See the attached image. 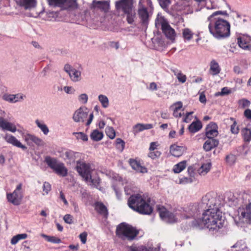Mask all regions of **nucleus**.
Listing matches in <instances>:
<instances>
[{"label":"nucleus","mask_w":251,"mask_h":251,"mask_svg":"<svg viewBox=\"0 0 251 251\" xmlns=\"http://www.w3.org/2000/svg\"><path fill=\"white\" fill-rule=\"evenodd\" d=\"M112 188L115 193L117 198L118 200H121L122 197V193L121 190L115 185H112Z\"/></svg>","instance_id":"4d7b16f0"},{"label":"nucleus","mask_w":251,"mask_h":251,"mask_svg":"<svg viewBox=\"0 0 251 251\" xmlns=\"http://www.w3.org/2000/svg\"><path fill=\"white\" fill-rule=\"evenodd\" d=\"M15 97L13 94H4L2 96V99L5 101H8L11 103H15L16 100H15Z\"/></svg>","instance_id":"a18cd8bd"},{"label":"nucleus","mask_w":251,"mask_h":251,"mask_svg":"<svg viewBox=\"0 0 251 251\" xmlns=\"http://www.w3.org/2000/svg\"><path fill=\"white\" fill-rule=\"evenodd\" d=\"M162 32L165 36L171 41L175 40L176 33L175 30L172 28L167 23H163L161 25Z\"/></svg>","instance_id":"4468645a"},{"label":"nucleus","mask_w":251,"mask_h":251,"mask_svg":"<svg viewBox=\"0 0 251 251\" xmlns=\"http://www.w3.org/2000/svg\"><path fill=\"white\" fill-rule=\"evenodd\" d=\"M91 8H97L104 13L108 12L110 9V1L108 0H96L92 2Z\"/></svg>","instance_id":"ddd939ff"},{"label":"nucleus","mask_w":251,"mask_h":251,"mask_svg":"<svg viewBox=\"0 0 251 251\" xmlns=\"http://www.w3.org/2000/svg\"><path fill=\"white\" fill-rule=\"evenodd\" d=\"M175 73V75H177V78L178 81L182 83H184L186 80V76L185 75H183L181 73L180 71L177 70V74L175 71H173Z\"/></svg>","instance_id":"de8ad7c7"},{"label":"nucleus","mask_w":251,"mask_h":251,"mask_svg":"<svg viewBox=\"0 0 251 251\" xmlns=\"http://www.w3.org/2000/svg\"><path fill=\"white\" fill-rule=\"evenodd\" d=\"M186 167V161L183 160L174 165L173 172L175 174H178L182 171Z\"/></svg>","instance_id":"c756f323"},{"label":"nucleus","mask_w":251,"mask_h":251,"mask_svg":"<svg viewBox=\"0 0 251 251\" xmlns=\"http://www.w3.org/2000/svg\"><path fill=\"white\" fill-rule=\"evenodd\" d=\"M78 152L71 150L66 151L65 153L66 158L69 160L70 163H74L78 157Z\"/></svg>","instance_id":"393cba45"},{"label":"nucleus","mask_w":251,"mask_h":251,"mask_svg":"<svg viewBox=\"0 0 251 251\" xmlns=\"http://www.w3.org/2000/svg\"><path fill=\"white\" fill-rule=\"evenodd\" d=\"M22 187V184L19 183L16 187L15 190L13 193H9V198H12V196L14 195L16 198L12 200V203L14 205H19L21 203L22 199L24 197L23 193L21 191Z\"/></svg>","instance_id":"9d476101"},{"label":"nucleus","mask_w":251,"mask_h":251,"mask_svg":"<svg viewBox=\"0 0 251 251\" xmlns=\"http://www.w3.org/2000/svg\"><path fill=\"white\" fill-rule=\"evenodd\" d=\"M76 170L79 175L87 182L91 181L93 183L92 179L90 165L85 162L76 161Z\"/></svg>","instance_id":"6e6552de"},{"label":"nucleus","mask_w":251,"mask_h":251,"mask_svg":"<svg viewBox=\"0 0 251 251\" xmlns=\"http://www.w3.org/2000/svg\"><path fill=\"white\" fill-rule=\"evenodd\" d=\"M63 90L67 94H73L75 91L74 90H73V92L72 91L73 88L71 86H64Z\"/></svg>","instance_id":"69168bd1"},{"label":"nucleus","mask_w":251,"mask_h":251,"mask_svg":"<svg viewBox=\"0 0 251 251\" xmlns=\"http://www.w3.org/2000/svg\"><path fill=\"white\" fill-rule=\"evenodd\" d=\"M45 162L53 170H54L56 167L58 165L56 158H52L50 156H47L45 157Z\"/></svg>","instance_id":"a878e982"},{"label":"nucleus","mask_w":251,"mask_h":251,"mask_svg":"<svg viewBox=\"0 0 251 251\" xmlns=\"http://www.w3.org/2000/svg\"><path fill=\"white\" fill-rule=\"evenodd\" d=\"M74 68H73L71 66L68 64H65L64 67V70L67 73L68 75L72 73Z\"/></svg>","instance_id":"0e129e2a"},{"label":"nucleus","mask_w":251,"mask_h":251,"mask_svg":"<svg viewBox=\"0 0 251 251\" xmlns=\"http://www.w3.org/2000/svg\"><path fill=\"white\" fill-rule=\"evenodd\" d=\"M244 116L248 119H251V110L247 109L244 111Z\"/></svg>","instance_id":"774afa93"},{"label":"nucleus","mask_w":251,"mask_h":251,"mask_svg":"<svg viewBox=\"0 0 251 251\" xmlns=\"http://www.w3.org/2000/svg\"><path fill=\"white\" fill-rule=\"evenodd\" d=\"M37 126L41 130L45 135H47L49 132V128L44 123H42L39 120L35 121Z\"/></svg>","instance_id":"e433bc0d"},{"label":"nucleus","mask_w":251,"mask_h":251,"mask_svg":"<svg viewBox=\"0 0 251 251\" xmlns=\"http://www.w3.org/2000/svg\"><path fill=\"white\" fill-rule=\"evenodd\" d=\"M149 201L139 194L131 195L128 199V206L133 210L143 215H150L153 211V208L150 205Z\"/></svg>","instance_id":"20e7f679"},{"label":"nucleus","mask_w":251,"mask_h":251,"mask_svg":"<svg viewBox=\"0 0 251 251\" xmlns=\"http://www.w3.org/2000/svg\"><path fill=\"white\" fill-rule=\"evenodd\" d=\"M88 97L86 94H81L78 97L79 101L83 104H86L88 101Z\"/></svg>","instance_id":"5fc2aeb1"},{"label":"nucleus","mask_w":251,"mask_h":251,"mask_svg":"<svg viewBox=\"0 0 251 251\" xmlns=\"http://www.w3.org/2000/svg\"><path fill=\"white\" fill-rule=\"evenodd\" d=\"M116 147L118 150L121 151H123L125 148V142L121 138H117L116 140Z\"/></svg>","instance_id":"c03bdc74"},{"label":"nucleus","mask_w":251,"mask_h":251,"mask_svg":"<svg viewBox=\"0 0 251 251\" xmlns=\"http://www.w3.org/2000/svg\"><path fill=\"white\" fill-rule=\"evenodd\" d=\"M241 134L244 141L249 143L251 141V129L248 127H245L242 129Z\"/></svg>","instance_id":"cd10ccee"},{"label":"nucleus","mask_w":251,"mask_h":251,"mask_svg":"<svg viewBox=\"0 0 251 251\" xmlns=\"http://www.w3.org/2000/svg\"><path fill=\"white\" fill-rule=\"evenodd\" d=\"M129 163L131 166V168L139 172L140 173H146L147 172V168L145 167H143L141 165L139 162L134 159H129Z\"/></svg>","instance_id":"4be33fe9"},{"label":"nucleus","mask_w":251,"mask_h":251,"mask_svg":"<svg viewBox=\"0 0 251 251\" xmlns=\"http://www.w3.org/2000/svg\"><path fill=\"white\" fill-rule=\"evenodd\" d=\"M98 98L103 107L107 108L108 106L109 100L108 98L106 96L100 95Z\"/></svg>","instance_id":"58836bf2"},{"label":"nucleus","mask_w":251,"mask_h":251,"mask_svg":"<svg viewBox=\"0 0 251 251\" xmlns=\"http://www.w3.org/2000/svg\"><path fill=\"white\" fill-rule=\"evenodd\" d=\"M151 0H140L139 2L137 12L141 25L144 26H147L149 24V14L147 6L151 7Z\"/></svg>","instance_id":"0eeeda50"},{"label":"nucleus","mask_w":251,"mask_h":251,"mask_svg":"<svg viewBox=\"0 0 251 251\" xmlns=\"http://www.w3.org/2000/svg\"><path fill=\"white\" fill-rule=\"evenodd\" d=\"M87 233L85 231L81 233L79 235V238L82 244H85L87 241Z\"/></svg>","instance_id":"052dcab7"},{"label":"nucleus","mask_w":251,"mask_h":251,"mask_svg":"<svg viewBox=\"0 0 251 251\" xmlns=\"http://www.w3.org/2000/svg\"><path fill=\"white\" fill-rule=\"evenodd\" d=\"M4 140L9 144L12 145L14 146L22 149L23 151H26L27 148L23 145L20 141H19L15 136L10 135L6 134L4 137Z\"/></svg>","instance_id":"2eb2a0df"},{"label":"nucleus","mask_w":251,"mask_h":251,"mask_svg":"<svg viewBox=\"0 0 251 251\" xmlns=\"http://www.w3.org/2000/svg\"><path fill=\"white\" fill-rule=\"evenodd\" d=\"M231 93V91L230 90L228 89L227 87H225L222 89L221 92H217L215 93V96H225L226 95H228Z\"/></svg>","instance_id":"603ef678"},{"label":"nucleus","mask_w":251,"mask_h":251,"mask_svg":"<svg viewBox=\"0 0 251 251\" xmlns=\"http://www.w3.org/2000/svg\"><path fill=\"white\" fill-rule=\"evenodd\" d=\"M215 201L214 198H209L207 195L202 198V202L206 204L208 209L202 213L201 218L198 219H196L199 213L198 205H190L186 211L187 215L184 216L185 219L194 218L190 226L199 229L205 227L213 231H218L221 228L224 226V220L222 219V212Z\"/></svg>","instance_id":"f257e3e1"},{"label":"nucleus","mask_w":251,"mask_h":251,"mask_svg":"<svg viewBox=\"0 0 251 251\" xmlns=\"http://www.w3.org/2000/svg\"><path fill=\"white\" fill-rule=\"evenodd\" d=\"M202 127L201 122L197 120L193 122L188 126V130L191 133H195L200 130Z\"/></svg>","instance_id":"5701e85b"},{"label":"nucleus","mask_w":251,"mask_h":251,"mask_svg":"<svg viewBox=\"0 0 251 251\" xmlns=\"http://www.w3.org/2000/svg\"><path fill=\"white\" fill-rule=\"evenodd\" d=\"M158 211L159 212V216L160 218L165 221L166 219V217H167L170 211L167 210L166 208L164 207H162V208H159L158 209Z\"/></svg>","instance_id":"ea45409f"},{"label":"nucleus","mask_w":251,"mask_h":251,"mask_svg":"<svg viewBox=\"0 0 251 251\" xmlns=\"http://www.w3.org/2000/svg\"><path fill=\"white\" fill-rule=\"evenodd\" d=\"M0 128L3 130L15 132L17 130L16 126L12 123L5 121L2 117H0Z\"/></svg>","instance_id":"aec40b11"},{"label":"nucleus","mask_w":251,"mask_h":251,"mask_svg":"<svg viewBox=\"0 0 251 251\" xmlns=\"http://www.w3.org/2000/svg\"><path fill=\"white\" fill-rule=\"evenodd\" d=\"M186 149L185 146H179L174 144L170 146V152L172 155L179 157L183 154Z\"/></svg>","instance_id":"f3484780"},{"label":"nucleus","mask_w":251,"mask_h":251,"mask_svg":"<svg viewBox=\"0 0 251 251\" xmlns=\"http://www.w3.org/2000/svg\"><path fill=\"white\" fill-rule=\"evenodd\" d=\"M239 103L242 104L243 108L249 106L251 104L249 100L245 99L240 100Z\"/></svg>","instance_id":"680f3d73"},{"label":"nucleus","mask_w":251,"mask_h":251,"mask_svg":"<svg viewBox=\"0 0 251 251\" xmlns=\"http://www.w3.org/2000/svg\"><path fill=\"white\" fill-rule=\"evenodd\" d=\"M224 5H226L229 9H230V5L225 0H215L212 3V9L222 8Z\"/></svg>","instance_id":"bb28decb"},{"label":"nucleus","mask_w":251,"mask_h":251,"mask_svg":"<svg viewBox=\"0 0 251 251\" xmlns=\"http://www.w3.org/2000/svg\"><path fill=\"white\" fill-rule=\"evenodd\" d=\"M53 171L58 175L63 177L66 176L68 174V170L63 163H59Z\"/></svg>","instance_id":"b1692460"},{"label":"nucleus","mask_w":251,"mask_h":251,"mask_svg":"<svg viewBox=\"0 0 251 251\" xmlns=\"http://www.w3.org/2000/svg\"><path fill=\"white\" fill-rule=\"evenodd\" d=\"M42 236L48 242L54 243V244H59L61 242V240L60 238L56 237L53 236L47 235L44 234L42 235Z\"/></svg>","instance_id":"f704fd0d"},{"label":"nucleus","mask_w":251,"mask_h":251,"mask_svg":"<svg viewBox=\"0 0 251 251\" xmlns=\"http://www.w3.org/2000/svg\"><path fill=\"white\" fill-rule=\"evenodd\" d=\"M16 3L25 10H30L36 7V0H16Z\"/></svg>","instance_id":"a211bd4d"},{"label":"nucleus","mask_w":251,"mask_h":251,"mask_svg":"<svg viewBox=\"0 0 251 251\" xmlns=\"http://www.w3.org/2000/svg\"><path fill=\"white\" fill-rule=\"evenodd\" d=\"M103 137V133L99 131L98 129L94 130L90 134V138L94 141H99L101 140Z\"/></svg>","instance_id":"c85d7f7f"},{"label":"nucleus","mask_w":251,"mask_h":251,"mask_svg":"<svg viewBox=\"0 0 251 251\" xmlns=\"http://www.w3.org/2000/svg\"><path fill=\"white\" fill-rule=\"evenodd\" d=\"M206 139L207 140L203 145V149L205 151H210L217 147L219 144V140L214 137H208Z\"/></svg>","instance_id":"dca6fc26"},{"label":"nucleus","mask_w":251,"mask_h":251,"mask_svg":"<svg viewBox=\"0 0 251 251\" xmlns=\"http://www.w3.org/2000/svg\"><path fill=\"white\" fill-rule=\"evenodd\" d=\"M193 113L194 112L193 111L186 113V115L183 120V122L186 123H189L192 120V118H190L189 116L192 115Z\"/></svg>","instance_id":"e2e57ef3"},{"label":"nucleus","mask_w":251,"mask_h":251,"mask_svg":"<svg viewBox=\"0 0 251 251\" xmlns=\"http://www.w3.org/2000/svg\"><path fill=\"white\" fill-rule=\"evenodd\" d=\"M27 237L26 233L18 234L13 236L11 240V244L12 245L16 244L20 240L25 239Z\"/></svg>","instance_id":"72a5a7b5"},{"label":"nucleus","mask_w":251,"mask_h":251,"mask_svg":"<svg viewBox=\"0 0 251 251\" xmlns=\"http://www.w3.org/2000/svg\"><path fill=\"white\" fill-rule=\"evenodd\" d=\"M160 6L164 9H167L171 0H158Z\"/></svg>","instance_id":"3c124183"},{"label":"nucleus","mask_w":251,"mask_h":251,"mask_svg":"<svg viewBox=\"0 0 251 251\" xmlns=\"http://www.w3.org/2000/svg\"><path fill=\"white\" fill-rule=\"evenodd\" d=\"M220 15L228 17L226 11H217L207 18L210 33L216 39L220 40L228 37L230 35V24L226 20L219 17Z\"/></svg>","instance_id":"f03ea898"},{"label":"nucleus","mask_w":251,"mask_h":251,"mask_svg":"<svg viewBox=\"0 0 251 251\" xmlns=\"http://www.w3.org/2000/svg\"><path fill=\"white\" fill-rule=\"evenodd\" d=\"M187 172L191 177L194 176L195 172L194 168L192 166H189L187 168Z\"/></svg>","instance_id":"338daca9"},{"label":"nucleus","mask_w":251,"mask_h":251,"mask_svg":"<svg viewBox=\"0 0 251 251\" xmlns=\"http://www.w3.org/2000/svg\"><path fill=\"white\" fill-rule=\"evenodd\" d=\"M115 10L123 18H126L128 24L132 25L136 19L134 0H118L115 2Z\"/></svg>","instance_id":"7ed1b4c3"},{"label":"nucleus","mask_w":251,"mask_h":251,"mask_svg":"<svg viewBox=\"0 0 251 251\" xmlns=\"http://www.w3.org/2000/svg\"><path fill=\"white\" fill-rule=\"evenodd\" d=\"M95 209L100 215L107 218L108 215V211L105 205L101 202L97 201L94 203Z\"/></svg>","instance_id":"412c9836"},{"label":"nucleus","mask_w":251,"mask_h":251,"mask_svg":"<svg viewBox=\"0 0 251 251\" xmlns=\"http://www.w3.org/2000/svg\"><path fill=\"white\" fill-rule=\"evenodd\" d=\"M165 221L168 223H174L176 222V219L175 215L172 212H169Z\"/></svg>","instance_id":"09e8293b"},{"label":"nucleus","mask_w":251,"mask_h":251,"mask_svg":"<svg viewBox=\"0 0 251 251\" xmlns=\"http://www.w3.org/2000/svg\"><path fill=\"white\" fill-rule=\"evenodd\" d=\"M211 167V163H207L206 164H203L201 165L200 168V175H204L207 174L210 170Z\"/></svg>","instance_id":"4c0bfd02"},{"label":"nucleus","mask_w":251,"mask_h":251,"mask_svg":"<svg viewBox=\"0 0 251 251\" xmlns=\"http://www.w3.org/2000/svg\"><path fill=\"white\" fill-rule=\"evenodd\" d=\"M210 69L212 72L213 75H216L220 73V68L218 63L215 60H212L210 64Z\"/></svg>","instance_id":"2f4dec72"},{"label":"nucleus","mask_w":251,"mask_h":251,"mask_svg":"<svg viewBox=\"0 0 251 251\" xmlns=\"http://www.w3.org/2000/svg\"><path fill=\"white\" fill-rule=\"evenodd\" d=\"M232 248H237L236 251H248L245 242L243 240L238 241Z\"/></svg>","instance_id":"7c9ffc66"},{"label":"nucleus","mask_w":251,"mask_h":251,"mask_svg":"<svg viewBox=\"0 0 251 251\" xmlns=\"http://www.w3.org/2000/svg\"><path fill=\"white\" fill-rule=\"evenodd\" d=\"M88 114V110L86 107H80L74 113L73 117L74 121L75 122H84Z\"/></svg>","instance_id":"f8f14e48"},{"label":"nucleus","mask_w":251,"mask_h":251,"mask_svg":"<svg viewBox=\"0 0 251 251\" xmlns=\"http://www.w3.org/2000/svg\"><path fill=\"white\" fill-rule=\"evenodd\" d=\"M49 6L52 8H59V11H50V17L53 18L60 17L64 10L76 8L77 7L76 0H47Z\"/></svg>","instance_id":"39448f33"},{"label":"nucleus","mask_w":251,"mask_h":251,"mask_svg":"<svg viewBox=\"0 0 251 251\" xmlns=\"http://www.w3.org/2000/svg\"><path fill=\"white\" fill-rule=\"evenodd\" d=\"M105 133L106 135L111 139H113L115 137V131L112 127H106L105 128Z\"/></svg>","instance_id":"a19ab883"},{"label":"nucleus","mask_w":251,"mask_h":251,"mask_svg":"<svg viewBox=\"0 0 251 251\" xmlns=\"http://www.w3.org/2000/svg\"><path fill=\"white\" fill-rule=\"evenodd\" d=\"M218 126L217 124L214 122H211L208 124L205 129V137L203 139L205 140L206 138L216 137L219 132L218 131Z\"/></svg>","instance_id":"9b49d317"},{"label":"nucleus","mask_w":251,"mask_h":251,"mask_svg":"<svg viewBox=\"0 0 251 251\" xmlns=\"http://www.w3.org/2000/svg\"><path fill=\"white\" fill-rule=\"evenodd\" d=\"M63 219L67 224H72L73 223V217L70 214H66L64 216Z\"/></svg>","instance_id":"13d9d810"},{"label":"nucleus","mask_w":251,"mask_h":251,"mask_svg":"<svg viewBox=\"0 0 251 251\" xmlns=\"http://www.w3.org/2000/svg\"><path fill=\"white\" fill-rule=\"evenodd\" d=\"M51 190V185L50 184L47 182H45L43 184V190L44 192L46 193V194H48V193Z\"/></svg>","instance_id":"bf43d9fd"},{"label":"nucleus","mask_w":251,"mask_h":251,"mask_svg":"<svg viewBox=\"0 0 251 251\" xmlns=\"http://www.w3.org/2000/svg\"><path fill=\"white\" fill-rule=\"evenodd\" d=\"M73 135H77L76 137L77 139H81L83 141H88V136L82 132H73Z\"/></svg>","instance_id":"49530a36"},{"label":"nucleus","mask_w":251,"mask_h":251,"mask_svg":"<svg viewBox=\"0 0 251 251\" xmlns=\"http://www.w3.org/2000/svg\"><path fill=\"white\" fill-rule=\"evenodd\" d=\"M139 230L131 225L126 223H122L116 227V234L123 241H129L134 240L139 234Z\"/></svg>","instance_id":"423d86ee"},{"label":"nucleus","mask_w":251,"mask_h":251,"mask_svg":"<svg viewBox=\"0 0 251 251\" xmlns=\"http://www.w3.org/2000/svg\"><path fill=\"white\" fill-rule=\"evenodd\" d=\"M235 156L232 154L227 155L226 157V161L230 164H233L235 160Z\"/></svg>","instance_id":"6e6d98bb"},{"label":"nucleus","mask_w":251,"mask_h":251,"mask_svg":"<svg viewBox=\"0 0 251 251\" xmlns=\"http://www.w3.org/2000/svg\"><path fill=\"white\" fill-rule=\"evenodd\" d=\"M238 213L240 220L251 225V202L247 204L245 207H239Z\"/></svg>","instance_id":"1a4fd4ad"},{"label":"nucleus","mask_w":251,"mask_h":251,"mask_svg":"<svg viewBox=\"0 0 251 251\" xmlns=\"http://www.w3.org/2000/svg\"><path fill=\"white\" fill-rule=\"evenodd\" d=\"M69 75L72 81L74 82H77L80 80L81 72L75 69H73L72 73Z\"/></svg>","instance_id":"473e14b6"},{"label":"nucleus","mask_w":251,"mask_h":251,"mask_svg":"<svg viewBox=\"0 0 251 251\" xmlns=\"http://www.w3.org/2000/svg\"><path fill=\"white\" fill-rule=\"evenodd\" d=\"M25 140L28 145H30L31 142L34 143L37 146H43L44 145V142L41 138L31 134H27L25 136Z\"/></svg>","instance_id":"6ab92c4d"},{"label":"nucleus","mask_w":251,"mask_h":251,"mask_svg":"<svg viewBox=\"0 0 251 251\" xmlns=\"http://www.w3.org/2000/svg\"><path fill=\"white\" fill-rule=\"evenodd\" d=\"M238 44L239 46L244 50H249L251 46L242 37L238 38Z\"/></svg>","instance_id":"c9c22d12"},{"label":"nucleus","mask_w":251,"mask_h":251,"mask_svg":"<svg viewBox=\"0 0 251 251\" xmlns=\"http://www.w3.org/2000/svg\"><path fill=\"white\" fill-rule=\"evenodd\" d=\"M230 120L233 121V124L230 126V131L233 134H237L239 132V128L237 126V122L233 118H230Z\"/></svg>","instance_id":"79ce46f5"},{"label":"nucleus","mask_w":251,"mask_h":251,"mask_svg":"<svg viewBox=\"0 0 251 251\" xmlns=\"http://www.w3.org/2000/svg\"><path fill=\"white\" fill-rule=\"evenodd\" d=\"M183 37L185 39L190 40L192 38L193 33L189 28H185L183 31Z\"/></svg>","instance_id":"37998d69"},{"label":"nucleus","mask_w":251,"mask_h":251,"mask_svg":"<svg viewBox=\"0 0 251 251\" xmlns=\"http://www.w3.org/2000/svg\"><path fill=\"white\" fill-rule=\"evenodd\" d=\"M142 131H143L142 124H137L133 127V132L135 135Z\"/></svg>","instance_id":"8fccbe9b"},{"label":"nucleus","mask_w":251,"mask_h":251,"mask_svg":"<svg viewBox=\"0 0 251 251\" xmlns=\"http://www.w3.org/2000/svg\"><path fill=\"white\" fill-rule=\"evenodd\" d=\"M161 154V152L160 151H151L149 153V157L151 158L152 159H155L159 158Z\"/></svg>","instance_id":"864d4df0"}]
</instances>
